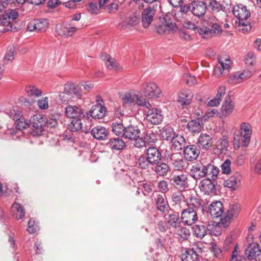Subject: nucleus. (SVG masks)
I'll return each instance as SVG.
<instances>
[{
  "mask_svg": "<svg viewBox=\"0 0 261 261\" xmlns=\"http://www.w3.org/2000/svg\"><path fill=\"white\" fill-rule=\"evenodd\" d=\"M134 97H135L138 105L144 107L148 109L151 107V105L149 101L143 97H140L137 95H135Z\"/></svg>",
  "mask_w": 261,
  "mask_h": 261,
  "instance_id": "nucleus-57",
  "label": "nucleus"
},
{
  "mask_svg": "<svg viewBox=\"0 0 261 261\" xmlns=\"http://www.w3.org/2000/svg\"><path fill=\"white\" fill-rule=\"evenodd\" d=\"M241 177L239 173H236L229 177V191L232 192L237 190L240 187Z\"/></svg>",
  "mask_w": 261,
  "mask_h": 261,
  "instance_id": "nucleus-38",
  "label": "nucleus"
},
{
  "mask_svg": "<svg viewBox=\"0 0 261 261\" xmlns=\"http://www.w3.org/2000/svg\"><path fill=\"white\" fill-rule=\"evenodd\" d=\"M204 169L205 176H208V178L212 179H215L219 172L218 168L211 164L205 165Z\"/></svg>",
  "mask_w": 261,
  "mask_h": 261,
  "instance_id": "nucleus-41",
  "label": "nucleus"
},
{
  "mask_svg": "<svg viewBox=\"0 0 261 261\" xmlns=\"http://www.w3.org/2000/svg\"><path fill=\"white\" fill-rule=\"evenodd\" d=\"M48 20L46 19L34 20L28 25V30L32 32H44L48 28Z\"/></svg>",
  "mask_w": 261,
  "mask_h": 261,
  "instance_id": "nucleus-19",
  "label": "nucleus"
},
{
  "mask_svg": "<svg viewBox=\"0 0 261 261\" xmlns=\"http://www.w3.org/2000/svg\"><path fill=\"white\" fill-rule=\"evenodd\" d=\"M208 212L213 218H224L225 214L228 215L224 213L223 205L220 201L212 202L208 207Z\"/></svg>",
  "mask_w": 261,
  "mask_h": 261,
  "instance_id": "nucleus-11",
  "label": "nucleus"
},
{
  "mask_svg": "<svg viewBox=\"0 0 261 261\" xmlns=\"http://www.w3.org/2000/svg\"><path fill=\"white\" fill-rule=\"evenodd\" d=\"M232 11L233 15L238 19L239 21H245L250 16L249 10L245 6L242 4L234 6Z\"/></svg>",
  "mask_w": 261,
  "mask_h": 261,
  "instance_id": "nucleus-14",
  "label": "nucleus"
},
{
  "mask_svg": "<svg viewBox=\"0 0 261 261\" xmlns=\"http://www.w3.org/2000/svg\"><path fill=\"white\" fill-rule=\"evenodd\" d=\"M172 144V147L174 148L175 150H180L185 147V144L186 142L185 138L183 136L176 135L175 137L171 141Z\"/></svg>",
  "mask_w": 261,
  "mask_h": 261,
  "instance_id": "nucleus-40",
  "label": "nucleus"
},
{
  "mask_svg": "<svg viewBox=\"0 0 261 261\" xmlns=\"http://www.w3.org/2000/svg\"><path fill=\"white\" fill-rule=\"evenodd\" d=\"M158 5L149 6L141 13V22L144 28H148L151 24L156 11Z\"/></svg>",
  "mask_w": 261,
  "mask_h": 261,
  "instance_id": "nucleus-6",
  "label": "nucleus"
},
{
  "mask_svg": "<svg viewBox=\"0 0 261 261\" xmlns=\"http://www.w3.org/2000/svg\"><path fill=\"white\" fill-rule=\"evenodd\" d=\"M44 124L45 118L40 114L34 115L30 118V126L31 125L32 127L34 135H41Z\"/></svg>",
  "mask_w": 261,
  "mask_h": 261,
  "instance_id": "nucleus-8",
  "label": "nucleus"
},
{
  "mask_svg": "<svg viewBox=\"0 0 261 261\" xmlns=\"http://www.w3.org/2000/svg\"><path fill=\"white\" fill-rule=\"evenodd\" d=\"M237 28L240 31L246 33L251 30V26L250 23H246L245 21H240Z\"/></svg>",
  "mask_w": 261,
  "mask_h": 261,
  "instance_id": "nucleus-54",
  "label": "nucleus"
},
{
  "mask_svg": "<svg viewBox=\"0 0 261 261\" xmlns=\"http://www.w3.org/2000/svg\"><path fill=\"white\" fill-rule=\"evenodd\" d=\"M153 169L158 176H164L167 174L170 168L166 163L160 161L153 166Z\"/></svg>",
  "mask_w": 261,
  "mask_h": 261,
  "instance_id": "nucleus-34",
  "label": "nucleus"
},
{
  "mask_svg": "<svg viewBox=\"0 0 261 261\" xmlns=\"http://www.w3.org/2000/svg\"><path fill=\"white\" fill-rule=\"evenodd\" d=\"M172 185L180 191L185 190L189 186L187 175H174L171 179Z\"/></svg>",
  "mask_w": 261,
  "mask_h": 261,
  "instance_id": "nucleus-16",
  "label": "nucleus"
},
{
  "mask_svg": "<svg viewBox=\"0 0 261 261\" xmlns=\"http://www.w3.org/2000/svg\"><path fill=\"white\" fill-rule=\"evenodd\" d=\"M146 119L151 124L157 125L163 121V115L161 110L151 107L146 112Z\"/></svg>",
  "mask_w": 261,
  "mask_h": 261,
  "instance_id": "nucleus-9",
  "label": "nucleus"
},
{
  "mask_svg": "<svg viewBox=\"0 0 261 261\" xmlns=\"http://www.w3.org/2000/svg\"><path fill=\"white\" fill-rule=\"evenodd\" d=\"M240 132H236L233 135V147L238 149L240 147L241 141L243 143V147H248L251 139L252 129L251 125L247 122H243L240 126Z\"/></svg>",
  "mask_w": 261,
  "mask_h": 261,
  "instance_id": "nucleus-3",
  "label": "nucleus"
},
{
  "mask_svg": "<svg viewBox=\"0 0 261 261\" xmlns=\"http://www.w3.org/2000/svg\"><path fill=\"white\" fill-rule=\"evenodd\" d=\"M65 114L66 117L72 119L85 117L84 111L76 106H67L65 109Z\"/></svg>",
  "mask_w": 261,
  "mask_h": 261,
  "instance_id": "nucleus-18",
  "label": "nucleus"
},
{
  "mask_svg": "<svg viewBox=\"0 0 261 261\" xmlns=\"http://www.w3.org/2000/svg\"><path fill=\"white\" fill-rule=\"evenodd\" d=\"M143 92L146 97L148 98H159L161 91L153 83H146L143 85Z\"/></svg>",
  "mask_w": 261,
  "mask_h": 261,
  "instance_id": "nucleus-13",
  "label": "nucleus"
},
{
  "mask_svg": "<svg viewBox=\"0 0 261 261\" xmlns=\"http://www.w3.org/2000/svg\"><path fill=\"white\" fill-rule=\"evenodd\" d=\"M154 200L157 210L161 212L165 213L171 210L165 195L156 194Z\"/></svg>",
  "mask_w": 261,
  "mask_h": 261,
  "instance_id": "nucleus-21",
  "label": "nucleus"
},
{
  "mask_svg": "<svg viewBox=\"0 0 261 261\" xmlns=\"http://www.w3.org/2000/svg\"><path fill=\"white\" fill-rule=\"evenodd\" d=\"M193 229L194 236L200 239L208 233L207 226L206 227L203 224L195 225L193 226Z\"/></svg>",
  "mask_w": 261,
  "mask_h": 261,
  "instance_id": "nucleus-39",
  "label": "nucleus"
},
{
  "mask_svg": "<svg viewBox=\"0 0 261 261\" xmlns=\"http://www.w3.org/2000/svg\"><path fill=\"white\" fill-rule=\"evenodd\" d=\"M76 28L74 27H67L63 24H57L56 32L58 35L65 37H70L73 35Z\"/></svg>",
  "mask_w": 261,
  "mask_h": 261,
  "instance_id": "nucleus-31",
  "label": "nucleus"
},
{
  "mask_svg": "<svg viewBox=\"0 0 261 261\" xmlns=\"http://www.w3.org/2000/svg\"><path fill=\"white\" fill-rule=\"evenodd\" d=\"M111 127L113 133L118 137L130 141H137L140 138L141 130L137 125L130 124L124 126L122 120H120L113 122Z\"/></svg>",
  "mask_w": 261,
  "mask_h": 261,
  "instance_id": "nucleus-1",
  "label": "nucleus"
},
{
  "mask_svg": "<svg viewBox=\"0 0 261 261\" xmlns=\"http://www.w3.org/2000/svg\"><path fill=\"white\" fill-rule=\"evenodd\" d=\"M15 187L13 189H12L11 187H9V186H6V190H4L3 189L2 185L0 182V196L3 193L9 194L10 192L18 193L19 188L17 187V185H15Z\"/></svg>",
  "mask_w": 261,
  "mask_h": 261,
  "instance_id": "nucleus-58",
  "label": "nucleus"
},
{
  "mask_svg": "<svg viewBox=\"0 0 261 261\" xmlns=\"http://www.w3.org/2000/svg\"><path fill=\"white\" fill-rule=\"evenodd\" d=\"M122 99L123 103L130 104L134 102L135 98L129 93H126L123 96Z\"/></svg>",
  "mask_w": 261,
  "mask_h": 261,
  "instance_id": "nucleus-63",
  "label": "nucleus"
},
{
  "mask_svg": "<svg viewBox=\"0 0 261 261\" xmlns=\"http://www.w3.org/2000/svg\"><path fill=\"white\" fill-rule=\"evenodd\" d=\"M191 13L195 16L200 17L203 16L207 9L206 2L193 1L191 3Z\"/></svg>",
  "mask_w": 261,
  "mask_h": 261,
  "instance_id": "nucleus-15",
  "label": "nucleus"
},
{
  "mask_svg": "<svg viewBox=\"0 0 261 261\" xmlns=\"http://www.w3.org/2000/svg\"><path fill=\"white\" fill-rule=\"evenodd\" d=\"M196 249L194 248L186 249L180 255L181 261H198L199 254Z\"/></svg>",
  "mask_w": 261,
  "mask_h": 261,
  "instance_id": "nucleus-28",
  "label": "nucleus"
},
{
  "mask_svg": "<svg viewBox=\"0 0 261 261\" xmlns=\"http://www.w3.org/2000/svg\"><path fill=\"white\" fill-rule=\"evenodd\" d=\"M89 132L91 134L92 136L96 139L99 140H103L108 136V132L104 127L102 126H97L93 128Z\"/></svg>",
  "mask_w": 261,
  "mask_h": 261,
  "instance_id": "nucleus-29",
  "label": "nucleus"
},
{
  "mask_svg": "<svg viewBox=\"0 0 261 261\" xmlns=\"http://www.w3.org/2000/svg\"><path fill=\"white\" fill-rule=\"evenodd\" d=\"M187 127L192 133H199L201 130L199 122L196 120H192L187 125Z\"/></svg>",
  "mask_w": 261,
  "mask_h": 261,
  "instance_id": "nucleus-46",
  "label": "nucleus"
},
{
  "mask_svg": "<svg viewBox=\"0 0 261 261\" xmlns=\"http://www.w3.org/2000/svg\"><path fill=\"white\" fill-rule=\"evenodd\" d=\"M241 211V205L239 201L229 202V221L238 218Z\"/></svg>",
  "mask_w": 261,
  "mask_h": 261,
  "instance_id": "nucleus-33",
  "label": "nucleus"
},
{
  "mask_svg": "<svg viewBox=\"0 0 261 261\" xmlns=\"http://www.w3.org/2000/svg\"><path fill=\"white\" fill-rule=\"evenodd\" d=\"M176 135L173 129L170 126H165L163 127L161 133L162 138L167 141H171Z\"/></svg>",
  "mask_w": 261,
  "mask_h": 261,
  "instance_id": "nucleus-42",
  "label": "nucleus"
},
{
  "mask_svg": "<svg viewBox=\"0 0 261 261\" xmlns=\"http://www.w3.org/2000/svg\"><path fill=\"white\" fill-rule=\"evenodd\" d=\"M84 118H79L78 119H72L70 123L68 124V129L73 132L81 131L85 134L89 132V129L83 127L82 119Z\"/></svg>",
  "mask_w": 261,
  "mask_h": 261,
  "instance_id": "nucleus-27",
  "label": "nucleus"
},
{
  "mask_svg": "<svg viewBox=\"0 0 261 261\" xmlns=\"http://www.w3.org/2000/svg\"><path fill=\"white\" fill-rule=\"evenodd\" d=\"M239 249L238 244L235 243L234 249L231 256V259L229 261H246V259L244 256L239 254Z\"/></svg>",
  "mask_w": 261,
  "mask_h": 261,
  "instance_id": "nucleus-45",
  "label": "nucleus"
},
{
  "mask_svg": "<svg viewBox=\"0 0 261 261\" xmlns=\"http://www.w3.org/2000/svg\"><path fill=\"white\" fill-rule=\"evenodd\" d=\"M11 212L17 220L22 219L25 215V210L23 206L18 202H14L11 206Z\"/></svg>",
  "mask_w": 261,
  "mask_h": 261,
  "instance_id": "nucleus-35",
  "label": "nucleus"
},
{
  "mask_svg": "<svg viewBox=\"0 0 261 261\" xmlns=\"http://www.w3.org/2000/svg\"><path fill=\"white\" fill-rule=\"evenodd\" d=\"M8 116L13 120L15 121L16 127L20 131L30 127V123L28 120L22 116V112L17 107H14L6 112Z\"/></svg>",
  "mask_w": 261,
  "mask_h": 261,
  "instance_id": "nucleus-4",
  "label": "nucleus"
},
{
  "mask_svg": "<svg viewBox=\"0 0 261 261\" xmlns=\"http://www.w3.org/2000/svg\"><path fill=\"white\" fill-rule=\"evenodd\" d=\"M169 160L175 170L182 171L185 169L186 162L179 153L171 154Z\"/></svg>",
  "mask_w": 261,
  "mask_h": 261,
  "instance_id": "nucleus-20",
  "label": "nucleus"
},
{
  "mask_svg": "<svg viewBox=\"0 0 261 261\" xmlns=\"http://www.w3.org/2000/svg\"><path fill=\"white\" fill-rule=\"evenodd\" d=\"M107 146L113 151L122 150L126 146L125 142L120 137L110 138Z\"/></svg>",
  "mask_w": 261,
  "mask_h": 261,
  "instance_id": "nucleus-24",
  "label": "nucleus"
},
{
  "mask_svg": "<svg viewBox=\"0 0 261 261\" xmlns=\"http://www.w3.org/2000/svg\"><path fill=\"white\" fill-rule=\"evenodd\" d=\"M247 80L246 77L244 76V73L236 72L233 76H229V81L231 80L234 83H240L243 81Z\"/></svg>",
  "mask_w": 261,
  "mask_h": 261,
  "instance_id": "nucleus-53",
  "label": "nucleus"
},
{
  "mask_svg": "<svg viewBox=\"0 0 261 261\" xmlns=\"http://www.w3.org/2000/svg\"><path fill=\"white\" fill-rule=\"evenodd\" d=\"M205 166L202 164L193 165L190 170V175L195 179H199L205 176Z\"/></svg>",
  "mask_w": 261,
  "mask_h": 261,
  "instance_id": "nucleus-26",
  "label": "nucleus"
},
{
  "mask_svg": "<svg viewBox=\"0 0 261 261\" xmlns=\"http://www.w3.org/2000/svg\"><path fill=\"white\" fill-rule=\"evenodd\" d=\"M140 22V15L139 12H135L130 14L121 23V27L124 29L130 28L137 25Z\"/></svg>",
  "mask_w": 261,
  "mask_h": 261,
  "instance_id": "nucleus-17",
  "label": "nucleus"
},
{
  "mask_svg": "<svg viewBox=\"0 0 261 261\" xmlns=\"http://www.w3.org/2000/svg\"><path fill=\"white\" fill-rule=\"evenodd\" d=\"M199 154V150L194 145H189L184 147V155L187 161H193L196 160Z\"/></svg>",
  "mask_w": 261,
  "mask_h": 261,
  "instance_id": "nucleus-23",
  "label": "nucleus"
},
{
  "mask_svg": "<svg viewBox=\"0 0 261 261\" xmlns=\"http://www.w3.org/2000/svg\"><path fill=\"white\" fill-rule=\"evenodd\" d=\"M198 220L197 212L193 208L188 207L182 210L181 214L182 222L187 225H191Z\"/></svg>",
  "mask_w": 261,
  "mask_h": 261,
  "instance_id": "nucleus-10",
  "label": "nucleus"
},
{
  "mask_svg": "<svg viewBox=\"0 0 261 261\" xmlns=\"http://www.w3.org/2000/svg\"><path fill=\"white\" fill-rule=\"evenodd\" d=\"M196 29L199 35L203 38H208L211 36L212 30L207 27L197 28Z\"/></svg>",
  "mask_w": 261,
  "mask_h": 261,
  "instance_id": "nucleus-51",
  "label": "nucleus"
},
{
  "mask_svg": "<svg viewBox=\"0 0 261 261\" xmlns=\"http://www.w3.org/2000/svg\"><path fill=\"white\" fill-rule=\"evenodd\" d=\"M106 108L102 105L93 106L89 111V115L94 119H101L105 116Z\"/></svg>",
  "mask_w": 261,
  "mask_h": 261,
  "instance_id": "nucleus-25",
  "label": "nucleus"
},
{
  "mask_svg": "<svg viewBox=\"0 0 261 261\" xmlns=\"http://www.w3.org/2000/svg\"><path fill=\"white\" fill-rule=\"evenodd\" d=\"M179 229L177 231V234L178 236V240L180 242H182L188 239L190 234V231L189 229L184 227L178 226Z\"/></svg>",
  "mask_w": 261,
  "mask_h": 261,
  "instance_id": "nucleus-43",
  "label": "nucleus"
},
{
  "mask_svg": "<svg viewBox=\"0 0 261 261\" xmlns=\"http://www.w3.org/2000/svg\"><path fill=\"white\" fill-rule=\"evenodd\" d=\"M171 199L175 204H180L181 202L185 201V197L181 192L178 191L173 193Z\"/></svg>",
  "mask_w": 261,
  "mask_h": 261,
  "instance_id": "nucleus-50",
  "label": "nucleus"
},
{
  "mask_svg": "<svg viewBox=\"0 0 261 261\" xmlns=\"http://www.w3.org/2000/svg\"><path fill=\"white\" fill-rule=\"evenodd\" d=\"M212 143V138L206 133H202L199 136L197 144L198 147L204 150H207L211 146Z\"/></svg>",
  "mask_w": 261,
  "mask_h": 261,
  "instance_id": "nucleus-30",
  "label": "nucleus"
},
{
  "mask_svg": "<svg viewBox=\"0 0 261 261\" xmlns=\"http://www.w3.org/2000/svg\"><path fill=\"white\" fill-rule=\"evenodd\" d=\"M12 23L13 21L9 19V18H7V17H5L4 14L2 15L0 18V24L5 27L4 32L11 30L13 25Z\"/></svg>",
  "mask_w": 261,
  "mask_h": 261,
  "instance_id": "nucleus-47",
  "label": "nucleus"
},
{
  "mask_svg": "<svg viewBox=\"0 0 261 261\" xmlns=\"http://www.w3.org/2000/svg\"><path fill=\"white\" fill-rule=\"evenodd\" d=\"M106 65L107 68L111 70H117L120 69L119 64L115 60L112 58L108 59V61L106 62Z\"/></svg>",
  "mask_w": 261,
  "mask_h": 261,
  "instance_id": "nucleus-60",
  "label": "nucleus"
},
{
  "mask_svg": "<svg viewBox=\"0 0 261 261\" xmlns=\"http://www.w3.org/2000/svg\"><path fill=\"white\" fill-rule=\"evenodd\" d=\"M158 188L162 193H166L169 190L167 182L164 180L160 181L158 183Z\"/></svg>",
  "mask_w": 261,
  "mask_h": 261,
  "instance_id": "nucleus-62",
  "label": "nucleus"
},
{
  "mask_svg": "<svg viewBox=\"0 0 261 261\" xmlns=\"http://www.w3.org/2000/svg\"><path fill=\"white\" fill-rule=\"evenodd\" d=\"M193 96V94L191 91L183 90L178 95V102L182 106L188 105L190 103Z\"/></svg>",
  "mask_w": 261,
  "mask_h": 261,
  "instance_id": "nucleus-32",
  "label": "nucleus"
},
{
  "mask_svg": "<svg viewBox=\"0 0 261 261\" xmlns=\"http://www.w3.org/2000/svg\"><path fill=\"white\" fill-rule=\"evenodd\" d=\"M26 91L30 96L38 97L41 96L42 91L35 86H30L26 88Z\"/></svg>",
  "mask_w": 261,
  "mask_h": 261,
  "instance_id": "nucleus-49",
  "label": "nucleus"
},
{
  "mask_svg": "<svg viewBox=\"0 0 261 261\" xmlns=\"http://www.w3.org/2000/svg\"><path fill=\"white\" fill-rule=\"evenodd\" d=\"M255 60V57L254 53L253 52H249L246 55L244 61L246 64L251 66L254 63Z\"/></svg>",
  "mask_w": 261,
  "mask_h": 261,
  "instance_id": "nucleus-61",
  "label": "nucleus"
},
{
  "mask_svg": "<svg viewBox=\"0 0 261 261\" xmlns=\"http://www.w3.org/2000/svg\"><path fill=\"white\" fill-rule=\"evenodd\" d=\"M15 48L13 46L9 47L8 53L4 57V60L7 61H11L14 58Z\"/></svg>",
  "mask_w": 261,
  "mask_h": 261,
  "instance_id": "nucleus-64",
  "label": "nucleus"
},
{
  "mask_svg": "<svg viewBox=\"0 0 261 261\" xmlns=\"http://www.w3.org/2000/svg\"><path fill=\"white\" fill-rule=\"evenodd\" d=\"M161 152L157 148L149 147L138 159L136 164L142 169H153V166L161 161Z\"/></svg>",
  "mask_w": 261,
  "mask_h": 261,
  "instance_id": "nucleus-2",
  "label": "nucleus"
},
{
  "mask_svg": "<svg viewBox=\"0 0 261 261\" xmlns=\"http://www.w3.org/2000/svg\"><path fill=\"white\" fill-rule=\"evenodd\" d=\"M168 224L173 228H177L180 224L179 214L172 210H169L164 215Z\"/></svg>",
  "mask_w": 261,
  "mask_h": 261,
  "instance_id": "nucleus-22",
  "label": "nucleus"
},
{
  "mask_svg": "<svg viewBox=\"0 0 261 261\" xmlns=\"http://www.w3.org/2000/svg\"><path fill=\"white\" fill-rule=\"evenodd\" d=\"M5 17L9 18L12 21L18 17V13L16 9H9L6 10L4 14Z\"/></svg>",
  "mask_w": 261,
  "mask_h": 261,
  "instance_id": "nucleus-56",
  "label": "nucleus"
},
{
  "mask_svg": "<svg viewBox=\"0 0 261 261\" xmlns=\"http://www.w3.org/2000/svg\"><path fill=\"white\" fill-rule=\"evenodd\" d=\"M213 179L206 178L202 179L199 184V188L204 194L211 195L216 193V185Z\"/></svg>",
  "mask_w": 261,
  "mask_h": 261,
  "instance_id": "nucleus-12",
  "label": "nucleus"
},
{
  "mask_svg": "<svg viewBox=\"0 0 261 261\" xmlns=\"http://www.w3.org/2000/svg\"><path fill=\"white\" fill-rule=\"evenodd\" d=\"M162 23L169 30H174L176 26L175 23L171 20L170 15H165Z\"/></svg>",
  "mask_w": 261,
  "mask_h": 261,
  "instance_id": "nucleus-52",
  "label": "nucleus"
},
{
  "mask_svg": "<svg viewBox=\"0 0 261 261\" xmlns=\"http://www.w3.org/2000/svg\"><path fill=\"white\" fill-rule=\"evenodd\" d=\"M217 149L219 150V153L225 154L228 150V139L226 136H223L222 138L219 139L216 144Z\"/></svg>",
  "mask_w": 261,
  "mask_h": 261,
  "instance_id": "nucleus-36",
  "label": "nucleus"
},
{
  "mask_svg": "<svg viewBox=\"0 0 261 261\" xmlns=\"http://www.w3.org/2000/svg\"><path fill=\"white\" fill-rule=\"evenodd\" d=\"M28 231L30 233H34L39 230L38 223L30 219L28 223Z\"/></svg>",
  "mask_w": 261,
  "mask_h": 261,
  "instance_id": "nucleus-55",
  "label": "nucleus"
},
{
  "mask_svg": "<svg viewBox=\"0 0 261 261\" xmlns=\"http://www.w3.org/2000/svg\"><path fill=\"white\" fill-rule=\"evenodd\" d=\"M207 7L208 10H210L212 12L215 13L222 11L225 13V17H227V6L228 4L225 1L217 0H206Z\"/></svg>",
  "mask_w": 261,
  "mask_h": 261,
  "instance_id": "nucleus-7",
  "label": "nucleus"
},
{
  "mask_svg": "<svg viewBox=\"0 0 261 261\" xmlns=\"http://www.w3.org/2000/svg\"><path fill=\"white\" fill-rule=\"evenodd\" d=\"M77 85L72 83H68L65 85L64 86V93L60 95V97L61 99L62 97L64 96V94H66L68 95H72Z\"/></svg>",
  "mask_w": 261,
  "mask_h": 261,
  "instance_id": "nucleus-48",
  "label": "nucleus"
},
{
  "mask_svg": "<svg viewBox=\"0 0 261 261\" xmlns=\"http://www.w3.org/2000/svg\"><path fill=\"white\" fill-rule=\"evenodd\" d=\"M58 124V119L55 116H51L48 118H45V124L47 127H53Z\"/></svg>",
  "mask_w": 261,
  "mask_h": 261,
  "instance_id": "nucleus-59",
  "label": "nucleus"
},
{
  "mask_svg": "<svg viewBox=\"0 0 261 261\" xmlns=\"http://www.w3.org/2000/svg\"><path fill=\"white\" fill-rule=\"evenodd\" d=\"M222 227H228V215L225 214L224 218H221L219 222L210 221L207 225L208 234L211 236H218L221 234Z\"/></svg>",
  "mask_w": 261,
  "mask_h": 261,
  "instance_id": "nucleus-5",
  "label": "nucleus"
},
{
  "mask_svg": "<svg viewBox=\"0 0 261 261\" xmlns=\"http://www.w3.org/2000/svg\"><path fill=\"white\" fill-rule=\"evenodd\" d=\"M225 63L220 58H219V63L221 67H216L214 69V73L215 75L220 76L222 73V71L225 69H228V64L226 63L228 61V58H226L224 59Z\"/></svg>",
  "mask_w": 261,
  "mask_h": 261,
  "instance_id": "nucleus-44",
  "label": "nucleus"
},
{
  "mask_svg": "<svg viewBox=\"0 0 261 261\" xmlns=\"http://www.w3.org/2000/svg\"><path fill=\"white\" fill-rule=\"evenodd\" d=\"M187 203L188 207L193 208L195 211L201 209L203 211V207L200 199L196 196H191L187 199Z\"/></svg>",
  "mask_w": 261,
  "mask_h": 261,
  "instance_id": "nucleus-37",
  "label": "nucleus"
}]
</instances>
